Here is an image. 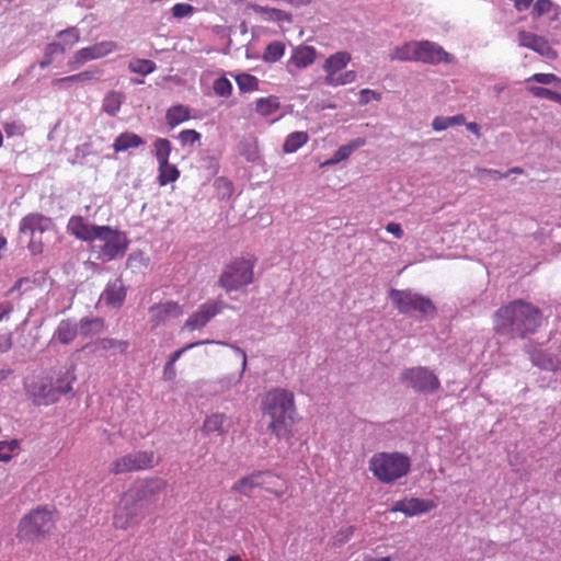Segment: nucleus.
Returning a JSON list of instances; mask_svg holds the SVG:
<instances>
[{"label": "nucleus", "instance_id": "nucleus-1", "mask_svg": "<svg viewBox=\"0 0 561 561\" xmlns=\"http://www.w3.org/2000/svg\"><path fill=\"white\" fill-rule=\"evenodd\" d=\"M541 324L540 310L524 300H515L494 313V330L497 334L515 339L533 334Z\"/></svg>", "mask_w": 561, "mask_h": 561}, {"label": "nucleus", "instance_id": "nucleus-2", "mask_svg": "<svg viewBox=\"0 0 561 561\" xmlns=\"http://www.w3.org/2000/svg\"><path fill=\"white\" fill-rule=\"evenodd\" d=\"M263 412L271 421L268 430L278 438L286 437L295 422L294 394L285 389L268 391L263 399Z\"/></svg>", "mask_w": 561, "mask_h": 561}, {"label": "nucleus", "instance_id": "nucleus-3", "mask_svg": "<svg viewBox=\"0 0 561 561\" xmlns=\"http://www.w3.org/2000/svg\"><path fill=\"white\" fill-rule=\"evenodd\" d=\"M411 468L410 458L402 453H377L369 459V470L382 483H392L405 477Z\"/></svg>", "mask_w": 561, "mask_h": 561}, {"label": "nucleus", "instance_id": "nucleus-4", "mask_svg": "<svg viewBox=\"0 0 561 561\" xmlns=\"http://www.w3.org/2000/svg\"><path fill=\"white\" fill-rule=\"evenodd\" d=\"M351 60L352 56L346 50H340L330 55L322 66L325 73L324 83L329 87H340L355 82L357 79L356 71H342Z\"/></svg>", "mask_w": 561, "mask_h": 561}, {"label": "nucleus", "instance_id": "nucleus-5", "mask_svg": "<svg viewBox=\"0 0 561 561\" xmlns=\"http://www.w3.org/2000/svg\"><path fill=\"white\" fill-rule=\"evenodd\" d=\"M54 524L53 512L38 507L21 519L18 537L26 541H34L48 534L53 529Z\"/></svg>", "mask_w": 561, "mask_h": 561}, {"label": "nucleus", "instance_id": "nucleus-6", "mask_svg": "<svg viewBox=\"0 0 561 561\" xmlns=\"http://www.w3.org/2000/svg\"><path fill=\"white\" fill-rule=\"evenodd\" d=\"M147 512L148 508L127 490L115 510L113 524L118 529H127L144 519Z\"/></svg>", "mask_w": 561, "mask_h": 561}, {"label": "nucleus", "instance_id": "nucleus-7", "mask_svg": "<svg viewBox=\"0 0 561 561\" xmlns=\"http://www.w3.org/2000/svg\"><path fill=\"white\" fill-rule=\"evenodd\" d=\"M70 379L65 380V386H54L53 379L41 377L26 382V391L37 405H48L58 401L60 396L71 391Z\"/></svg>", "mask_w": 561, "mask_h": 561}, {"label": "nucleus", "instance_id": "nucleus-8", "mask_svg": "<svg viewBox=\"0 0 561 561\" xmlns=\"http://www.w3.org/2000/svg\"><path fill=\"white\" fill-rule=\"evenodd\" d=\"M253 282V263L239 259L226 266L219 277L218 284L227 293L238 290Z\"/></svg>", "mask_w": 561, "mask_h": 561}, {"label": "nucleus", "instance_id": "nucleus-9", "mask_svg": "<svg viewBox=\"0 0 561 561\" xmlns=\"http://www.w3.org/2000/svg\"><path fill=\"white\" fill-rule=\"evenodd\" d=\"M389 297L401 313L417 311L424 316H433L436 312L435 306L428 298L409 289H391Z\"/></svg>", "mask_w": 561, "mask_h": 561}, {"label": "nucleus", "instance_id": "nucleus-10", "mask_svg": "<svg viewBox=\"0 0 561 561\" xmlns=\"http://www.w3.org/2000/svg\"><path fill=\"white\" fill-rule=\"evenodd\" d=\"M53 222L48 217L39 214H31L24 217L20 224V233L30 238L28 249L33 254L43 251L46 240L37 238V233H47L51 230Z\"/></svg>", "mask_w": 561, "mask_h": 561}, {"label": "nucleus", "instance_id": "nucleus-11", "mask_svg": "<svg viewBox=\"0 0 561 561\" xmlns=\"http://www.w3.org/2000/svg\"><path fill=\"white\" fill-rule=\"evenodd\" d=\"M158 462L153 451H135L118 457L110 465V472L122 474L152 468Z\"/></svg>", "mask_w": 561, "mask_h": 561}, {"label": "nucleus", "instance_id": "nucleus-12", "mask_svg": "<svg viewBox=\"0 0 561 561\" xmlns=\"http://www.w3.org/2000/svg\"><path fill=\"white\" fill-rule=\"evenodd\" d=\"M221 344L229 348V351L224 354V367L226 369H230L234 364L240 365V371L237 375L228 374L218 379V383L221 386V389L229 390L242 380L248 365V357L245 352L240 347L227 343Z\"/></svg>", "mask_w": 561, "mask_h": 561}, {"label": "nucleus", "instance_id": "nucleus-13", "mask_svg": "<svg viewBox=\"0 0 561 561\" xmlns=\"http://www.w3.org/2000/svg\"><path fill=\"white\" fill-rule=\"evenodd\" d=\"M98 240L103 242L101 247V259L103 261H111L123 256L128 245L126 236L108 226H102Z\"/></svg>", "mask_w": 561, "mask_h": 561}, {"label": "nucleus", "instance_id": "nucleus-14", "mask_svg": "<svg viewBox=\"0 0 561 561\" xmlns=\"http://www.w3.org/2000/svg\"><path fill=\"white\" fill-rule=\"evenodd\" d=\"M401 381L419 392H433L439 388V380L426 367H412L402 371Z\"/></svg>", "mask_w": 561, "mask_h": 561}, {"label": "nucleus", "instance_id": "nucleus-15", "mask_svg": "<svg viewBox=\"0 0 561 561\" xmlns=\"http://www.w3.org/2000/svg\"><path fill=\"white\" fill-rule=\"evenodd\" d=\"M117 49V44L112 41H103L78 50L69 60L70 70H76L85 62L105 57Z\"/></svg>", "mask_w": 561, "mask_h": 561}, {"label": "nucleus", "instance_id": "nucleus-16", "mask_svg": "<svg viewBox=\"0 0 561 561\" xmlns=\"http://www.w3.org/2000/svg\"><path fill=\"white\" fill-rule=\"evenodd\" d=\"M167 481L160 478L145 479L136 482L128 490L148 510L156 502L157 496L167 489Z\"/></svg>", "mask_w": 561, "mask_h": 561}, {"label": "nucleus", "instance_id": "nucleus-17", "mask_svg": "<svg viewBox=\"0 0 561 561\" xmlns=\"http://www.w3.org/2000/svg\"><path fill=\"white\" fill-rule=\"evenodd\" d=\"M415 61L423 64L437 65L440 62H451L453 56L440 45L431 41L416 42Z\"/></svg>", "mask_w": 561, "mask_h": 561}, {"label": "nucleus", "instance_id": "nucleus-18", "mask_svg": "<svg viewBox=\"0 0 561 561\" xmlns=\"http://www.w3.org/2000/svg\"><path fill=\"white\" fill-rule=\"evenodd\" d=\"M183 314V307L175 301L167 300L149 308V323L153 329L164 325Z\"/></svg>", "mask_w": 561, "mask_h": 561}, {"label": "nucleus", "instance_id": "nucleus-19", "mask_svg": "<svg viewBox=\"0 0 561 561\" xmlns=\"http://www.w3.org/2000/svg\"><path fill=\"white\" fill-rule=\"evenodd\" d=\"M222 305L219 300H209L194 312L183 324L182 331H195L204 328L210 319L220 312Z\"/></svg>", "mask_w": 561, "mask_h": 561}, {"label": "nucleus", "instance_id": "nucleus-20", "mask_svg": "<svg viewBox=\"0 0 561 561\" xmlns=\"http://www.w3.org/2000/svg\"><path fill=\"white\" fill-rule=\"evenodd\" d=\"M156 157L159 162V183L165 185L179 178V171L174 162H170V142H156Z\"/></svg>", "mask_w": 561, "mask_h": 561}, {"label": "nucleus", "instance_id": "nucleus-21", "mask_svg": "<svg viewBox=\"0 0 561 561\" xmlns=\"http://www.w3.org/2000/svg\"><path fill=\"white\" fill-rule=\"evenodd\" d=\"M518 44L522 47L530 48L548 59H556L557 51L550 46L549 42L535 33L527 31L518 32Z\"/></svg>", "mask_w": 561, "mask_h": 561}, {"label": "nucleus", "instance_id": "nucleus-22", "mask_svg": "<svg viewBox=\"0 0 561 561\" xmlns=\"http://www.w3.org/2000/svg\"><path fill=\"white\" fill-rule=\"evenodd\" d=\"M435 507L431 500L410 497L397 501L390 508V512H401L405 516L412 517L419 514L427 513Z\"/></svg>", "mask_w": 561, "mask_h": 561}, {"label": "nucleus", "instance_id": "nucleus-23", "mask_svg": "<svg viewBox=\"0 0 561 561\" xmlns=\"http://www.w3.org/2000/svg\"><path fill=\"white\" fill-rule=\"evenodd\" d=\"M317 58V50L312 46L299 45L293 51L288 60V71L294 69H304L311 66Z\"/></svg>", "mask_w": 561, "mask_h": 561}, {"label": "nucleus", "instance_id": "nucleus-24", "mask_svg": "<svg viewBox=\"0 0 561 561\" xmlns=\"http://www.w3.org/2000/svg\"><path fill=\"white\" fill-rule=\"evenodd\" d=\"M68 229L77 238L84 241L98 240L102 226H93L85 222L81 217H72L69 220Z\"/></svg>", "mask_w": 561, "mask_h": 561}, {"label": "nucleus", "instance_id": "nucleus-25", "mask_svg": "<svg viewBox=\"0 0 561 561\" xmlns=\"http://www.w3.org/2000/svg\"><path fill=\"white\" fill-rule=\"evenodd\" d=\"M126 297V290L121 279L110 283L102 294V299L108 306L118 308L123 305Z\"/></svg>", "mask_w": 561, "mask_h": 561}, {"label": "nucleus", "instance_id": "nucleus-26", "mask_svg": "<svg viewBox=\"0 0 561 561\" xmlns=\"http://www.w3.org/2000/svg\"><path fill=\"white\" fill-rule=\"evenodd\" d=\"M78 333V324L76 322L71 320H62L55 330L51 342L58 341L59 343L67 345L76 339Z\"/></svg>", "mask_w": 561, "mask_h": 561}, {"label": "nucleus", "instance_id": "nucleus-27", "mask_svg": "<svg viewBox=\"0 0 561 561\" xmlns=\"http://www.w3.org/2000/svg\"><path fill=\"white\" fill-rule=\"evenodd\" d=\"M530 359L534 365L546 370H557L560 365L558 357L541 350H534L530 353Z\"/></svg>", "mask_w": 561, "mask_h": 561}, {"label": "nucleus", "instance_id": "nucleus-28", "mask_svg": "<svg viewBox=\"0 0 561 561\" xmlns=\"http://www.w3.org/2000/svg\"><path fill=\"white\" fill-rule=\"evenodd\" d=\"M227 417L225 414L215 413L206 417L203 424V431L206 434H218L225 435L227 433L226 428Z\"/></svg>", "mask_w": 561, "mask_h": 561}, {"label": "nucleus", "instance_id": "nucleus-29", "mask_svg": "<svg viewBox=\"0 0 561 561\" xmlns=\"http://www.w3.org/2000/svg\"><path fill=\"white\" fill-rule=\"evenodd\" d=\"M124 100H125V94L123 92L111 91L103 99L102 110L106 114H108L111 116H115L119 112Z\"/></svg>", "mask_w": 561, "mask_h": 561}, {"label": "nucleus", "instance_id": "nucleus-30", "mask_svg": "<svg viewBox=\"0 0 561 561\" xmlns=\"http://www.w3.org/2000/svg\"><path fill=\"white\" fill-rule=\"evenodd\" d=\"M280 479L270 471H261L260 484L267 492L282 496L285 492Z\"/></svg>", "mask_w": 561, "mask_h": 561}, {"label": "nucleus", "instance_id": "nucleus-31", "mask_svg": "<svg viewBox=\"0 0 561 561\" xmlns=\"http://www.w3.org/2000/svg\"><path fill=\"white\" fill-rule=\"evenodd\" d=\"M416 42H405L397 46L389 55L391 61H415Z\"/></svg>", "mask_w": 561, "mask_h": 561}, {"label": "nucleus", "instance_id": "nucleus-32", "mask_svg": "<svg viewBox=\"0 0 561 561\" xmlns=\"http://www.w3.org/2000/svg\"><path fill=\"white\" fill-rule=\"evenodd\" d=\"M260 478H261V471H255V472L251 473L250 476L238 480L233 484L232 489L243 495L249 496L251 494V492L253 491V489L261 488Z\"/></svg>", "mask_w": 561, "mask_h": 561}, {"label": "nucleus", "instance_id": "nucleus-33", "mask_svg": "<svg viewBox=\"0 0 561 561\" xmlns=\"http://www.w3.org/2000/svg\"><path fill=\"white\" fill-rule=\"evenodd\" d=\"M104 330V321L101 318L82 319L79 323L78 331L82 336H93L102 333Z\"/></svg>", "mask_w": 561, "mask_h": 561}, {"label": "nucleus", "instance_id": "nucleus-34", "mask_svg": "<svg viewBox=\"0 0 561 561\" xmlns=\"http://www.w3.org/2000/svg\"><path fill=\"white\" fill-rule=\"evenodd\" d=\"M279 106L278 98L275 95L261 98L255 102V111L262 116L273 115L278 111Z\"/></svg>", "mask_w": 561, "mask_h": 561}, {"label": "nucleus", "instance_id": "nucleus-35", "mask_svg": "<svg viewBox=\"0 0 561 561\" xmlns=\"http://www.w3.org/2000/svg\"><path fill=\"white\" fill-rule=\"evenodd\" d=\"M465 123L466 119L462 114H458L451 117L437 116L433 119L432 127L436 131H442L451 126L462 125Z\"/></svg>", "mask_w": 561, "mask_h": 561}, {"label": "nucleus", "instance_id": "nucleus-36", "mask_svg": "<svg viewBox=\"0 0 561 561\" xmlns=\"http://www.w3.org/2000/svg\"><path fill=\"white\" fill-rule=\"evenodd\" d=\"M256 12L265 16V20L277 23L291 22V14L275 8L260 7Z\"/></svg>", "mask_w": 561, "mask_h": 561}, {"label": "nucleus", "instance_id": "nucleus-37", "mask_svg": "<svg viewBox=\"0 0 561 561\" xmlns=\"http://www.w3.org/2000/svg\"><path fill=\"white\" fill-rule=\"evenodd\" d=\"M285 53V44L280 41H274L270 43L263 54V59L266 62L278 61Z\"/></svg>", "mask_w": 561, "mask_h": 561}, {"label": "nucleus", "instance_id": "nucleus-38", "mask_svg": "<svg viewBox=\"0 0 561 561\" xmlns=\"http://www.w3.org/2000/svg\"><path fill=\"white\" fill-rule=\"evenodd\" d=\"M188 117L190 111L182 105L173 106L167 112V122L171 127L183 123L184 121L188 119Z\"/></svg>", "mask_w": 561, "mask_h": 561}, {"label": "nucleus", "instance_id": "nucleus-39", "mask_svg": "<svg viewBox=\"0 0 561 561\" xmlns=\"http://www.w3.org/2000/svg\"><path fill=\"white\" fill-rule=\"evenodd\" d=\"M236 82L240 91L252 92L259 89V80L250 73H241L236 77Z\"/></svg>", "mask_w": 561, "mask_h": 561}, {"label": "nucleus", "instance_id": "nucleus-40", "mask_svg": "<svg viewBox=\"0 0 561 561\" xmlns=\"http://www.w3.org/2000/svg\"><path fill=\"white\" fill-rule=\"evenodd\" d=\"M19 448L20 443L16 439L0 440V461H10L13 455L19 450Z\"/></svg>", "mask_w": 561, "mask_h": 561}, {"label": "nucleus", "instance_id": "nucleus-41", "mask_svg": "<svg viewBox=\"0 0 561 561\" xmlns=\"http://www.w3.org/2000/svg\"><path fill=\"white\" fill-rule=\"evenodd\" d=\"M128 68L134 73L146 76L154 71L156 64L148 59H136L129 62Z\"/></svg>", "mask_w": 561, "mask_h": 561}, {"label": "nucleus", "instance_id": "nucleus-42", "mask_svg": "<svg viewBox=\"0 0 561 561\" xmlns=\"http://www.w3.org/2000/svg\"><path fill=\"white\" fill-rule=\"evenodd\" d=\"M355 148L356 146L351 144L341 146L331 159L321 163V167L333 165L347 159Z\"/></svg>", "mask_w": 561, "mask_h": 561}, {"label": "nucleus", "instance_id": "nucleus-43", "mask_svg": "<svg viewBox=\"0 0 561 561\" xmlns=\"http://www.w3.org/2000/svg\"><path fill=\"white\" fill-rule=\"evenodd\" d=\"M474 176L479 182L485 183L486 179L491 180H501L508 176V173H503L499 170L485 169V168H476Z\"/></svg>", "mask_w": 561, "mask_h": 561}, {"label": "nucleus", "instance_id": "nucleus-44", "mask_svg": "<svg viewBox=\"0 0 561 561\" xmlns=\"http://www.w3.org/2000/svg\"><path fill=\"white\" fill-rule=\"evenodd\" d=\"M213 89L218 96L228 98L231 95L232 84L227 78L220 77L214 81Z\"/></svg>", "mask_w": 561, "mask_h": 561}, {"label": "nucleus", "instance_id": "nucleus-45", "mask_svg": "<svg viewBox=\"0 0 561 561\" xmlns=\"http://www.w3.org/2000/svg\"><path fill=\"white\" fill-rule=\"evenodd\" d=\"M128 346L126 341H119L115 339H102L99 341V347L102 350H113L124 353Z\"/></svg>", "mask_w": 561, "mask_h": 561}, {"label": "nucleus", "instance_id": "nucleus-46", "mask_svg": "<svg viewBox=\"0 0 561 561\" xmlns=\"http://www.w3.org/2000/svg\"><path fill=\"white\" fill-rule=\"evenodd\" d=\"M3 129L8 138L23 136L24 126L18 121H8L3 124Z\"/></svg>", "mask_w": 561, "mask_h": 561}, {"label": "nucleus", "instance_id": "nucleus-47", "mask_svg": "<svg viewBox=\"0 0 561 561\" xmlns=\"http://www.w3.org/2000/svg\"><path fill=\"white\" fill-rule=\"evenodd\" d=\"M528 91L536 98H543L557 102L559 93L542 87H529Z\"/></svg>", "mask_w": 561, "mask_h": 561}, {"label": "nucleus", "instance_id": "nucleus-48", "mask_svg": "<svg viewBox=\"0 0 561 561\" xmlns=\"http://www.w3.org/2000/svg\"><path fill=\"white\" fill-rule=\"evenodd\" d=\"M527 81H535L541 84L556 83L561 88V79L553 73H535Z\"/></svg>", "mask_w": 561, "mask_h": 561}, {"label": "nucleus", "instance_id": "nucleus-49", "mask_svg": "<svg viewBox=\"0 0 561 561\" xmlns=\"http://www.w3.org/2000/svg\"><path fill=\"white\" fill-rule=\"evenodd\" d=\"M194 7L188 3H175L172 9V15L175 19H183L194 13Z\"/></svg>", "mask_w": 561, "mask_h": 561}, {"label": "nucleus", "instance_id": "nucleus-50", "mask_svg": "<svg viewBox=\"0 0 561 561\" xmlns=\"http://www.w3.org/2000/svg\"><path fill=\"white\" fill-rule=\"evenodd\" d=\"M206 343H216L215 341H198V342H193V343H190L187 345H185L184 347L175 351L174 353L171 354L170 358H169V362L167 364H170V365H173L175 364L176 360L180 359V357L188 350L195 347V346H198V345H202V344H206Z\"/></svg>", "mask_w": 561, "mask_h": 561}, {"label": "nucleus", "instance_id": "nucleus-51", "mask_svg": "<svg viewBox=\"0 0 561 561\" xmlns=\"http://www.w3.org/2000/svg\"><path fill=\"white\" fill-rule=\"evenodd\" d=\"M552 2L550 0H537L534 4L531 14L534 18H540L551 11Z\"/></svg>", "mask_w": 561, "mask_h": 561}, {"label": "nucleus", "instance_id": "nucleus-52", "mask_svg": "<svg viewBox=\"0 0 561 561\" xmlns=\"http://www.w3.org/2000/svg\"><path fill=\"white\" fill-rule=\"evenodd\" d=\"M36 286L35 282L30 278H20L14 286L8 290L7 295L12 294L13 291L18 290L21 294H24L26 291L32 290Z\"/></svg>", "mask_w": 561, "mask_h": 561}, {"label": "nucleus", "instance_id": "nucleus-53", "mask_svg": "<svg viewBox=\"0 0 561 561\" xmlns=\"http://www.w3.org/2000/svg\"><path fill=\"white\" fill-rule=\"evenodd\" d=\"M58 36L64 41L65 46H68L69 48L79 41V32L76 28L61 31Z\"/></svg>", "mask_w": 561, "mask_h": 561}, {"label": "nucleus", "instance_id": "nucleus-54", "mask_svg": "<svg viewBox=\"0 0 561 561\" xmlns=\"http://www.w3.org/2000/svg\"><path fill=\"white\" fill-rule=\"evenodd\" d=\"M66 46L61 43L53 42L49 43L44 50V54L54 60L55 56L64 55Z\"/></svg>", "mask_w": 561, "mask_h": 561}, {"label": "nucleus", "instance_id": "nucleus-55", "mask_svg": "<svg viewBox=\"0 0 561 561\" xmlns=\"http://www.w3.org/2000/svg\"><path fill=\"white\" fill-rule=\"evenodd\" d=\"M240 152L247 157L248 160H255L259 157V151L255 142H242Z\"/></svg>", "mask_w": 561, "mask_h": 561}, {"label": "nucleus", "instance_id": "nucleus-56", "mask_svg": "<svg viewBox=\"0 0 561 561\" xmlns=\"http://www.w3.org/2000/svg\"><path fill=\"white\" fill-rule=\"evenodd\" d=\"M381 99L380 93L370 90V89H363L359 92V103L360 104H367L370 100L379 101Z\"/></svg>", "mask_w": 561, "mask_h": 561}, {"label": "nucleus", "instance_id": "nucleus-57", "mask_svg": "<svg viewBox=\"0 0 561 561\" xmlns=\"http://www.w3.org/2000/svg\"><path fill=\"white\" fill-rule=\"evenodd\" d=\"M14 310V305L11 301H0V322L8 320Z\"/></svg>", "mask_w": 561, "mask_h": 561}, {"label": "nucleus", "instance_id": "nucleus-58", "mask_svg": "<svg viewBox=\"0 0 561 561\" xmlns=\"http://www.w3.org/2000/svg\"><path fill=\"white\" fill-rule=\"evenodd\" d=\"M70 379V387L72 388V382L75 381L76 379V376L73 374V369H67L65 373H61L56 381H54V386H65V380H68Z\"/></svg>", "mask_w": 561, "mask_h": 561}, {"label": "nucleus", "instance_id": "nucleus-59", "mask_svg": "<svg viewBox=\"0 0 561 561\" xmlns=\"http://www.w3.org/2000/svg\"><path fill=\"white\" fill-rule=\"evenodd\" d=\"M355 528L353 526H347L345 528H342L339 534L336 535V540L340 543L346 542L354 534Z\"/></svg>", "mask_w": 561, "mask_h": 561}, {"label": "nucleus", "instance_id": "nucleus-60", "mask_svg": "<svg viewBox=\"0 0 561 561\" xmlns=\"http://www.w3.org/2000/svg\"><path fill=\"white\" fill-rule=\"evenodd\" d=\"M12 346L11 334L0 333V352L5 353Z\"/></svg>", "mask_w": 561, "mask_h": 561}, {"label": "nucleus", "instance_id": "nucleus-61", "mask_svg": "<svg viewBox=\"0 0 561 561\" xmlns=\"http://www.w3.org/2000/svg\"><path fill=\"white\" fill-rule=\"evenodd\" d=\"M201 134L194 129L182 130L179 135V140H199Z\"/></svg>", "mask_w": 561, "mask_h": 561}, {"label": "nucleus", "instance_id": "nucleus-62", "mask_svg": "<svg viewBox=\"0 0 561 561\" xmlns=\"http://www.w3.org/2000/svg\"><path fill=\"white\" fill-rule=\"evenodd\" d=\"M76 82H79L77 79V73L68 76V77L56 78L51 81V84L54 87H61L65 83H76Z\"/></svg>", "mask_w": 561, "mask_h": 561}, {"label": "nucleus", "instance_id": "nucleus-63", "mask_svg": "<svg viewBox=\"0 0 561 561\" xmlns=\"http://www.w3.org/2000/svg\"><path fill=\"white\" fill-rule=\"evenodd\" d=\"M386 230L393 234L396 238L400 239L402 238L403 236V231H402V228L399 224L397 222H389L387 226H386Z\"/></svg>", "mask_w": 561, "mask_h": 561}, {"label": "nucleus", "instance_id": "nucleus-64", "mask_svg": "<svg viewBox=\"0 0 561 561\" xmlns=\"http://www.w3.org/2000/svg\"><path fill=\"white\" fill-rule=\"evenodd\" d=\"M9 479L10 476L8 471L3 468H0V493L7 491Z\"/></svg>", "mask_w": 561, "mask_h": 561}]
</instances>
